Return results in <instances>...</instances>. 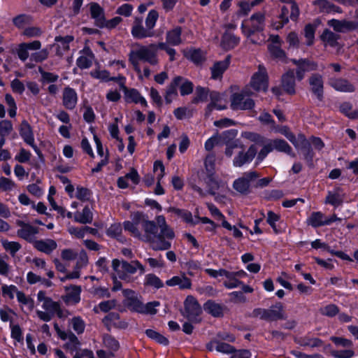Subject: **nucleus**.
Instances as JSON below:
<instances>
[{
	"instance_id": "obj_48",
	"label": "nucleus",
	"mask_w": 358,
	"mask_h": 358,
	"mask_svg": "<svg viewBox=\"0 0 358 358\" xmlns=\"http://www.w3.org/2000/svg\"><path fill=\"white\" fill-rule=\"evenodd\" d=\"M144 285L159 289L163 286L162 280L154 274H148L145 277Z\"/></svg>"
},
{
	"instance_id": "obj_11",
	"label": "nucleus",
	"mask_w": 358,
	"mask_h": 358,
	"mask_svg": "<svg viewBox=\"0 0 358 358\" xmlns=\"http://www.w3.org/2000/svg\"><path fill=\"white\" fill-rule=\"evenodd\" d=\"M55 329L58 336L62 340H67L68 341L63 345V348L71 352L77 350L80 345V342L78 338L71 332H66L59 329L57 324H55Z\"/></svg>"
},
{
	"instance_id": "obj_56",
	"label": "nucleus",
	"mask_w": 358,
	"mask_h": 358,
	"mask_svg": "<svg viewBox=\"0 0 358 358\" xmlns=\"http://www.w3.org/2000/svg\"><path fill=\"white\" fill-rule=\"evenodd\" d=\"M31 22V18L25 15H20L13 18V22L18 29H24Z\"/></svg>"
},
{
	"instance_id": "obj_32",
	"label": "nucleus",
	"mask_w": 358,
	"mask_h": 358,
	"mask_svg": "<svg viewBox=\"0 0 358 358\" xmlns=\"http://www.w3.org/2000/svg\"><path fill=\"white\" fill-rule=\"evenodd\" d=\"M184 56L195 64H200L205 59V53L201 50L186 49L183 50Z\"/></svg>"
},
{
	"instance_id": "obj_2",
	"label": "nucleus",
	"mask_w": 358,
	"mask_h": 358,
	"mask_svg": "<svg viewBox=\"0 0 358 358\" xmlns=\"http://www.w3.org/2000/svg\"><path fill=\"white\" fill-rule=\"evenodd\" d=\"M257 154V148L252 145L246 148L241 139H235L233 142H227L224 155L227 158H233V165L241 167L250 164Z\"/></svg>"
},
{
	"instance_id": "obj_17",
	"label": "nucleus",
	"mask_w": 358,
	"mask_h": 358,
	"mask_svg": "<svg viewBox=\"0 0 358 358\" xmlns=\"http://www.w3.org/2000/svg\"><path fill=\"white\" fill-rule=\"evenodd\" d=\"M37 299L42 303V308L47 312L55 315L59 310V305L57 302L47 297L44 291H39L37 294Z\"/></svg>"
},
{
	"instance_id": "obj_7",
	"label": "nucleus",
	"mask_w": 358,
	"mask_h": 358,
	"mask_svg": "<svg viewBox=\"0 0 358 358\" xmlns=\"http://www.w3.org/2000/svg\"><path fill=\"white\" fill-rule=\"evenodd\" d=\"M252 94L248 88L240 93H235L231 97V108L233 110H248L252 108L255 103L249 96Z\"/></svg>"
},
{
	"instance_id": "obj_52",
	"label": "nucleus",
	"mask_w": 358,
	"mask_h": 358,
	"mask_svg": "<svg viewBox=\"0 0 358 358\" xmlns=\"http://www.w3.org/2000/svg\"><path fill=\"white\" fill-rule=\"evenodd\" d=\"M173 211L188 224L194 225L199 222V221H196L193 218L192 213L187 210L174 209Z\"/></svg>"
},
{
	"instance_id": "obj_54",
	"label": "nucleus",
	"mask_w": 358,
	"mask_h": 358,
	"mask_svg": "<svg viewBox=\"0 0 358 358\" xmlns=\"http://www.w3.org/2000/svg\"><path fill=\"white\" fill-rule=\"evenodd\" d=\"M5 101L8 106V113L11 117H13L16 115L17 113V106L15 103V101L14 98L10 94H6L5 95Z\"/></svg>"
},
{
	"instance_id": "obj_6",
	"label": "nucleus",
	"mask_w": 358,
	"mask_h": 358,
	"mask_svg": "<svg viewBox=\"0 0 358 358\" xmlns=\"http://www.w3.org/2000/svg\"><path fill=\"white\" fill-rule=\"evenodd\" d=\"M265 17L263 13L253 14L248 20H245L241 25L243 34L250 38L253 34L261 31L264 27Z\"/></svg>"
},
{
	"instance_id": "obj_22",
	"label": "nucleus",
	"mask_w": 358,
	"mask_h": 358,
	"mask_svg": "<svg viewBox=\"0 0 358 358\" xmlns=\"http://www.w3.org/2000/svg\"><path fill=\"white\" fill-rule=\"evenodd\" d=\"M282 87L288 94H293L295 93V78L292 70H289L282 75Z\"/></svg>"
},
{
	"instance_id": "obj_4",
	"label": "nucleus",
	"mask_w": 358,
	"mask_h": 358,
	"mask_svg": "<svg viewBox=\"0 0 358 358\" xmlns=\"http://www.w3.org/2000/svg\"><path fill=\"white\" fill-rule=\"evenodd\" d=\"M112 268L113 271L115 272V276L127 282L132 281L131 275L138 271H139L140 275H143L145 271L144 266L138 260L128 262L115 259L112 262Z\"/></svg>"
},
{
	"instance_id": "obj_26",
	"label": "nucleus",
	"mask_w": 358,
	"mask_h": 358,
	"mask_svg": "<svg viewBox=\"0 0 358 358\" xmlns=\"http://www.w3.org/2000/svg\"><path fill=\"white\" fill-rule=\"evenodd\" d=\"M268 143L271 148H272V151L275 150L277 151L285 152L289 155L294 157V154L292 152V148L285 141L276 138L271 140Z\"/></svg>"
},
{
	"instance_id": "obj_16",
	"label": "nucleus",
	"mask_w": 358,
	"mask_h": 358,
	"mask_svg": "<svg viewBox=\"0 0 358 358\" xmlns=\"http://www.w3.org/2000/svg\"><path fill=\"white\" fill-rule=\"evenodd\" d=\"M125 304L133 311L138 312L142 301L138 294L134 290L126 289L122 291Z\"/></svg>"
},
{
	"instance_id": "obj_23",
	"label": "nucleus",
	"mask_w": 358,
	"mask_h": 358,
	"mask_svg": "<svg viewBox=\"0 0 358 358\" xmlns=\"http://www.w3.org/2000/svg\"><path fill=\"white\" fill-rule=\"evenodd\" d=\"M131 34L134 38H143L150 37L153 35L152 31L147 27L145 29L142 25V20L136 18L134 21Z\"/></svg>"
},
{
	"instance_id": "obj_33",
	"label": "nucleus",
	"mask_w": 358,
	"mask_h": 358,
	"mask_svg": "<svg viewBox=\"0 0 358 358\" xmlns=\"http://www.w3.org/2000/svg\"><path fill=\"white\" fill-rule=\"evenodd\" d=\"M307 223L313 227L328 225V222H326V217L321 212L312 213L307 219Z\"/></svg>"
},
{
	"instance_id": "obj_50",
	"label": "nucleus",
	"mask_w": 358,
	"mask_h": 358,
	"mask_svg": "<svg viewBox=\"0 0 358 358\" xmlns=\"http://www.w3.org/2000/svg\"><path fill=\"white\" fill-rule=\"evenodd\" d=\"M2 294L4 296H8L10 299H13L15 296H17V294L21 291L18 290L17 287L13 285H3L1 287Z\"/></svg>"
},
{
	"instance_id": "obj_29",
	"label": "nucleus",
	"mask_w": 358,
	"mask_h": 358,
	"mask_svg": "<svg viewBox=\"0 0 358 358\" xmlns=\"http://www.w3.org/2000/svg\"><path fill=\"white\" fill-rule=\"evenodd\" d=\"M66 296L64 298L65 301L67 303L75 304L79 302L80 297V288L78 286H70L66 287Z\"/></svg>"
},
{
	"instance_id": "obj_36",
	"label": "nucleus",
	"mask_w": 358,
	"mask_h": 358,
	"mask_svg": "<svg viewBox=\"0 0 358 358\" xmlns=\"http://www.w3.org/2000/svg\"><path fill=\"white\" fill-rule=\"evenodd\" d=\"M74 220L81 224L91 223L93 220V214L91 209L86 206L82 212H77L74 215Z\"/></svg>"
},
{
	"instance_id": "obj_59",
	"label": "nucleus",
	"mask_w": 358,
	"mask_h": 358,
	"mask_svg": "<svg viewBox=\"0 0 358 358\" xmlns=\"http://www.w3.org/2000/svg\"><path fill=\"white\" fill-rule=\"evenodd\" d=\"M90 229V228L88 227L78 228L70 226L68 228V231L71 235H73L78 238H82L84 237L86 231H88Z\"/></svg>"
},
{
	"instance_id": "obj_15",
	"label": "nucleus",
	"mask_w": 358,
	"mask_h": 358,
	"mask_svg": "<svg viewBox=\"0 0 358 358\" xmlns=\"http://www.w3.org/2000/svg\"><path fill=\"white\" fill-rule=\"evenodd\" d=\"M258 175L255 171L245 173L243 177L238 178L234 182V189L241 192L245 193L250 187V182L255 180Z\"/></svg>"
},
{
	"instance_id": "obj_1",
	"label": "nucleus",
	"mask_w": 358,
	"mask_h": 358,
	"mask_svg": "<svg viewBox=\"0 0 358 358\" xmlns=\"http://www.w3.org/2000/svg\"><path fill=\"white\" fill-rule=\"evenodd\" d=\"M124 228L133 236L150 243L154 250H166L171 248V241L174 238L166 236V231L157 234V227L152 221L148 220L144 215L135 213L131 220L124 222Z\"/></svg>"
},
{
	"instance_id": "obj_46",
	"label": "nucleus",
	"mask_w": 358,
	"mask_h": 358,
	"mask_svg": "<svg viewBox=\"0 0 358 358\" xmlns=\"http://www.w3.org/2000/svg\"><path fill=\"white\" fill-rule=\"evenodd\" d=\"M1 245L3 249L13 257H14L16 252L21 248V245L18 242L9 241L6 239L1 240Z\"/></svg>"
},
{
	"instance_id": "obj_41",
	"label": "nucleus",
	"mask_w": 358,
	"mask_h": 358,
	"mask_svg": "<svg viewBox=\"0 0 358 358\" xmlns=\"http://www.w3.org/2000/svg\"><path fill=\"white\" fill-rule=\"evenodd\" d=\"M299 343L303 346L318 348L322 345L323 342L318 338L313 337L310 335H306L299 338Z\"/></svg>"
},
{
	"instance_id": "obj_40",
	"label": "nucleus",
	"mask_w": 358,
	"mask_h": 358,
	"mask_svg": "<svg viewBox=\"0 0 358 358\" xmlns=\"http://www.w3.org/2000/svg\"><path fill=\"white\" fill-rule=\"evenodd\" d=\"M181 29L178 27L174 28L166 34V44L178 45L181 43Z\"/></svg>"
},
{
	"instance_id": "obj_60",
	"label": "nucleus",
	"mask_w": 358,
	"mask_h": 358,
	"mask_svg": "<svg viewBox=\"0 0 358 358\" xmlns=\"http://www.w3.org/2000/svg\"><path fill=\"white\" fill-rule=\"evenodd\" d=\"M259 120L262 123L268 125L271 131H277V126H275L270 114L263 113L259 115Z\"/></svg>"
},
{
	"instance_id": "obj_58",
	"label": "nucleus",
	"mask_w": 358,
	"mask_h": 358,
	"mask_svg": "<svg viewBox=\"0 0 358 358\" xmlns=\"http://www.w3.org/2000/svg\"><path fill=\"white\" fill-rule=\"evenodd\" d=\"M116 305L115 300H110L101 302L98 306L94 307V310L95 313H99V310L103 312H108L113 309Z\"/></svg>"
},
{
	"instance_id": "obj_49",
	"label": "nucleus",
	"mask_w": 358,
	"mask_h": 358,
	"mask_svg": "<svg viewBox=\"0 0 358 358\" xmlns=\"http://www.w3.org/2000/svg\"><path fill=\"white\" fill-rule=\"evenodd\" d=\"M212 345H213L214 348L217 352H222L223 354L231 355L234 352V348L228 343L215 341L212 343Z\"/></svg>"
},
{
	"instance_id": "obj_9",
	"label": "nucleus",
	"mask_w": 358,
	"mask_h": 358,
	"mask_svg": "<svg viewBox=\"0 0 358 358\" xmlns=\"http://www.w3.org/2000/svg\"><path fill=\"white\" fill-rule=\"evenodd\" d=\"M201 312V308L196 299L188 296L185 301L184 315L191 322H199L201 321L199 316Z\"/></svg>"
},
{
	"instance_id": "obj_5",
	"label": "nucleus",
	"mask_w": 358,
	"mask_h": 358,
	"mask_svg": "<svg viewBox=\"0 0 358 358\" xmlns=\"http://www.w3.org/2000/svg\"><path fill=\"white\" fill-rule=\"evenodd\" d=\"M253 316L262 320L275 321L286 318L284 306L281 303H276L269 308H256L253 310Z\"/></svg>"
},
{
	"instance_id": "obj_24",
	"label": "nucleus",
	"mask_w": 358,
	"mask_h": 358,
	"mask_svg": "<svg viewBox=\"0 0 358 358\" xmlns=\"http://www.w3.org/2000/svg\"><path fill=\"white\" fill-rule=\"evenodd\" d=\"M309 84L311 91L319 99H321L323 94V80L322 77L319 74H313L309 78Z\"/></svg>"
},
{
	"instance_id": "obj_61",
	"label": "nucleus",
	"mask_w": 358,
	"mask_h": 358,
	"mask_svg": "<svg viewBox=\"0 0 358 358\" xmlns=\"http://www.w3.org/2000/svg\"><path fill=\"white\" fill-rule=\"evenodd\" d=\"M104 346L108 349L115 351L119 348L118 342L109 335H106L103 338Z\"/></svg>"
},
{
	"instance_id": "obj_51",
	"label": "nucleus",
	"mask_w": 358,
	"mask_h": 358,
	"mask_svg": "<svg viewBox=\"0 0 358 358\" xmlns=\"http://www.w3.org/2000/svg\"><path fill=\"white\" fill-rule=\"evenodd\" d=\"M206 182L209 186L210 192H212L213 193H215V192L219 188H224L225 186L224 182L219 180L216 177L213 176V175H209Z\"/></svg>"
},
{
	"instance_id": "obj_43",
	"label": "nucleus",
	"mask_w": 358,
	"mask_h": 358,
	"mask_svg": "<svg viewBox=\"0 0 358 358\" xmlns=\"http://www.w3.org/2000/svg\"><path fill=\"white\" fill-rule=\"evenodd\" d=\"M239 42L238 38L231 34H225L223 35L221 46L226 50L234 48Z\"/></svg>"
},
{
	"instance_id": "obj_64",
	"label": "nucleus",
	"mask_w": 358,
	"mask_h": 358,
	"mask_svg": "<svg viewBox=\"0 0 358 358\" xmlns=\"http://www.w3.org/2000/svg\"><path fill=\"white\" fill-rule=\"evenodd\" d=\"M10 87L14 93L19 94H22L25 90L24 84L17 78H15L11 81Z\"/></svg>"
},
{
	"instance_id": "obj_20",
	"label": "nucleus",
	"mask_w": 358,
	"mask_h": 358,
	"mask_svg": "<svg viewBox=\"0 0 358 358\" xmlns=\"http://www.w3.org/2000/svg\"><path fill=\"white\" fill-rule=\"evenodd\" d=\"M20 134L24 141L30 145L35 151H37V146L34 143V137L31 126L27 121H23L20 125Z\"/></svg>"
},
{
	"instance_id": "obj_62",
	"label": "nucleus",
	"mask_w": 358,
	"mask_h": 358,
	"mask_svg": "<svg viewBox=\"0 0 358 358\" xmlns=\"http://www.w3.org/2000/svg\"><path fill=\"white\" fill-rule=\"evenodd\" d=\"M239 9L237 14L239 15H247L253 7L251 2L243 0L238 3Z\"/></svg>"
},
{
	"instance_id": "obj_12",
	"label": "nucleus",
	"mask_w": 358,
	"mask_h": 358,
	"mask_svg": "<svg viewBox=\"0 0 358 358\" xmlns=\"http://www.w3.org/2000/svg\"><path fill=\"white\" fill-rule=\"evenodd\" d=\"M210 103L207 106V113H210L213 110H223L227 108V99L222 94L217 92H211L209 94Z\"/></svg>"
},
{
	"instance_id": "obj_34",
	"label": "nucleus",
	"mask_w": 358,
	"mask_h": 358,
	"mask_svg": "<svg viewBox=\"0 0 358 358\" xmlns=\"http://www.w3.org/2000/svg\"><path fill=\"white\" fill-rule=\"evenodd\" d=\"M328 24L333 27L335 31L339 32L351 30L356 27L355 24L351 22L339 21L336 20H329Z\"/></svg>"
},
{
	"instance_id": "obj_25",
	"label": "nucleus",
	"mask_w": 358,
	"mask_h": 358,
	"mask_svg": "<svg viewBox=\"0 0 358 358\" xmlns=\"http://www.w3.org/2000/svg\"><path fill=\"white\" fill-rule=\"evenodd\" d=\"M329 85L340 92H352L355 90V87L347 80L343 78H331L329 80Z\"/></svg>"
},
{
	"instance_id": "obj_57",
	"label": "nucleus",
	"mask_w": 358,
	"mask_h": 358,
	"mask_svg": "<svg viewBox=\"0 0 358 358\" xmlns=\"http://www.w3.org/2000/svg\"><path fill=\"white\" fill-rule=\"evenodd\" d=\"M322 39L329 45L335 46L337 44L338 37L337 35L327 29L323 32Z\"/></svg>"
},
{
	"instance_id": "obj_18",
	"label": "nucleus",
	"mask_w": 358,
	"mask_h": 358,
	"mask_svg": "<svg viewBox=\"0 0 358 358\" xmlns=\"http://www.w3.org/2000/svg\"><path fill=\"white\" fill-rule=\"evenodd\" d=\"M16 224L20 227V229L17 230V235L27 241H32L35 235L38 233L37 228L26 224L21 220H17Z\"/></svg>"
},
{
	"instance_id": "obj_55",
	"label": "nucleus",
	"mask_w": 358,
	"mask_h": 358,
	"mask_svg": "<svg viewBox=\"0 0 358 358\" xmlns=\"http://www.w3.org/2000/svg\"><path fill=\"white\" fill-rule=\"evenodd\" d=\"M339 312L338 307L335 304H329L320 308L322 315L327 317H334Z\"/></svg>"
},
{
	"instance_id": "obj_37",
	"label": "nucleus",
	"mask_w": 358,
	"mask_h": 358,
	"mask_svg": "<svg viewBox=\"0 0 358 358\" xmlns=\"http://www.w3.org/2000/svg\"><path fill=\"white\" fill-rule=\"evenodd\" d=\"M229 59L218 62L215 63L211 68V77L213 79H218L222 77L223 73L229 66Z\"/></svg>"
},
{
	"instance_id": "obj_35",
	"label": "nucleus",
	"mask_w": 358,
	"mask_h": 358,
	"mask_svg": "<svg viewBox=\"0 0 358 358\" xmlns=\"http://www.w3.org/2000/svg\"><path fill=\"white\" fill-rule=\"evenodd\" d=\"M173 85H179L181 95L189 94L193 91V84L192 82L185 80L181 77L176 78L173 81Z\"/></svg>"
},
{
	"instance_id": "obj_27",
	"label": "nucleus",
	"mask_w": 358,
	"mask_h": 358,
	"mask_svg": "<svg viewBox=\"0 0 358 358\" xmlns=\"http://www.w3.org/2000/svg\"><path fill=\"white\" fill-rule=\"evenodd\" d=\"M91 17L94 20L95 24L98 26L103 24L104 11L103 9L96 3H91L89 4Z\"/></svg>"
},
{
	"instance_id": "obj_14",
	"label": "nucleus",
	"mask_w": 358,
	"mask_h": 358,
	"mask_svg": "<svg viewBox=\"0 0 358 358\" xmlns=\"http://www.w3.org/2000/svg\"><path fill=\"white\" fill-rule=\"evenodd\" d=\"M292 62L297 66L296 73V78L299 80L303 78L306 72L315 71L317 69V63L307 59H293Z\"/></svg>"
},
{
	"instance_id": "obj_45",
	"label": "nucleus",
	"mask_w": 358,
	"mask_h": 358,
	"mask_svg": "<svg viewBox=\"0 0 358 358\" xmlns=\"http://www.w3.org/2000/svg\"><path fill=\"white\" fill-rule=\"evenodd\" d=\"M156 222L158 228L161 231H166V236L169 238H175V234L171 228H170L166 222L164 216L159 215L156 217Z\"/></svg>"
},
{
	"instance_id": "obj_8",
	"label": "nucleus",
	"mask_w": 358,
	"mask_h": 358,
	"mask_svg": "<svg viewBox=\"0 0 358 358\" xmlns=\"http://www.w3.org/2000/svg\"><path fill=\"white\" fill-rule=\"evenodd\" d=\"M268 78L266 68L259 64L257 71L251 77L250 87L257 92L266 91L268 86Z\"/></svg>"
},
{
	"instance_id": "obj_30",
	"label": "nucleus",
	"mask_w": 358,
	"mask_h": 358,
	"mask_svg": "<svg viewBox=\"0 0 358 358\" xmlns=\"http://www.w3.org/2000/svg\"><path fill=\"white\" fill-rule=\"evenodd\" d=\"M343 199L344 193L341 189L337 188L328 192L325 202L334 206H338L343 203Z\"/></svg>"
},
{
	"instance_id": "obj_63",
	"label": "nucleus",
	"mask_w": 358,
	"mask_h": 358,
	"mask_svg": "<svg viewBox=\"0 0 358 358\" xmlns=\"http://www.w3.org/2000/svg\"><path fill=\"white\" fill-rule=\"evenodd\" d=\"M74 197L83 201H85L90 199V192L86 188H84L83 187H78L75 192Z\"/></svg>"
},
{
	"instance_id": "obj_39",
	"label": "nucleus",
	"mask_w": 358,
	"mask_h": 358,
	"mask_svg": "<svg viewBox=\"0 0 358 358\" xmlns=\"http://www.w3.org/2000/svg\"><path fill=\"white\" fill-rule=\"evenodd\" d=\"M203 309L214 317H220L223 314L222 306L212 301H207L203 306Z\"/></svg>"
},
{
	"instance_id": "obj_31",
	"label": "nucleus",
	"mask_w": 358,
	"mask_h": 358,
	"mask_svg": "<svg viewBox=\"0 0 358 358\" xmlns=\"http://www.w3.org/2000/svg\"><path fill=\"white\" fill-rule=\"evenodd\" d=\"M36 248L44 253L50 254L57 247V243L52 239L38 241L35 243Z\"/></svg>"
},
{
	"instance_id": "obj_10",
	"label": "nucleus",
	"mask_w": 358,
	"mask_h": 358,
	"mask_svg": "<svg viewBox=\"0 0 358 358\" xmlns=\"http://www.w3.org/2000/svg\"><path fill=\"white\" fill-rule=\"evenodd\" d=\"M124 78L120 77L118 78L119 84L121 88L124 92V99L127 103H140L142 106H147L148 103L144 97H143L140 93L134 89L127 90L124 86Z\"/></svg>"
},
{
	"instance_id": "obj_38",
	"label": "nucleus",
	"mask_w": 358,
	"mask_h": 358,
	"mask_svg": "<svg viewBox=\"0 0 358 358\" xmlns=\"http://www.w3.org/2000/svg\"><path fill=\"white\" fill-rule=\"evenodd\" d=\"M289 9V8L288 6H283L281 7V13L278 15L279 20L275 22L273 21L271 24V26L274 29L278 30L288 22Z\"/></svg>"
},
{
	"instance_id": "obj_28",
	"label": "nucleus",
	"mask_w": 358,
	"mask_h": 358,
	"mask_svg": "<svg viewBox=\"0 0 358 358\" xmlns=\"http://www.w3.org/2000/svg\"><path fill=\"white\" fill-rule=\"evenodd\" d=\"M313 5L319 13H334L340 12L338 7L327 0H315L313 1Z\"/></svg>"
},
{
	"instance_id": "obj_44",
	"label": "nucleus",
	"mask_w": 358,
	"mask_h": 358,
	"mask_svg": "<svg viewBox=\"0 0 358 358\" xmlns=\"http://www.w3.org/2000/svg\"><path fill=\"white\" fill-rule=\"evenodd\" d=\"M17 299L22 308H26L29 311L34 309V303L33 299L29 296L25 295L22 292L17 294Z\"/></svg>"
},
{
	"instance_id": "obj_21",
	"label": "nucleus",
	"mask_w": 358,
	"mask_h": 358,
	"mask_svg": "<svg viewBox=\"0 0 358 358\" xmlns=\"http://www.w3.org/2000/svg\"><path fill=\"white\" fill-rule=\"evenodd\" d=\"M166 284L170 287L178 286L181 289H190L192 287L191 280L185 274L172 277L166 281Z\"/></svg>"
},
{
	"instance_id": "obj_53",
	"label": "nucleus",
	"mask_w": 358,
	"mask_h": 358,
	"mask_svg": "<svg viewBox=\"0 0 358 358\" xmlns=\"http://www.w3.org/2000/svg\"><path fill=\"white\" fill-rule=\"evenodd\" d=\"M341 112L351 119L358 118V110H352V106L349 103H344L341 106Z\"/></svg>"
},
{
	"instance_id": "obj_13",
	"label": "nucleus",
	"mask_w": 358,
	"mask_h": 358,
	"mask_svg": "<svg viewBox=\"0 0 358 358\" xmlns=\"http://www.w3.org/2000/svg\"><path fill=\"white\" fill-rule=\"evenodd\" d=\"M274 132H278L284 135L294 146L296 149L302 148L306 145V138L302 134H299L297 136L291 132L289 128L286 126L280 127H277V131Z\"/></svg>"
},
{
	"instance_id": "obj_42",
	"label": "nucleus",
	"mask_w": 358,
	"mask_h": 358,
	"mask_svg": "<svg viewBox=\"0 0 358 358\" xmlns=\"http://www.w3.org/2000/svg\"><path fill=\"white\" fill-rule=\"evenodd\" d=\"M159 302L157 301L149 302L146 304H143L142 303L137 313L148 315H155L157 312V308L159 307Z\"/></svg>"
},
{
	"instance_id": "obj_19",
	"label": "nucleus",
	"mask_w": 358,
	"mask_h": 358,
	"mask_svg": "<svg viewBox=\"0 0 358 358\" xmlns=\"http://www.w3.org/2000/svg\"><path fill=\"white\" fill-rule=\"evenodd\" d=\"M78 101L76 92L71 87H65L63 91L62 102L64 106L69 110L73 109Z\"/></svg>"
},
{
	"instance_id": "obj_3",
	"label": "nucleus",
	"mask_w": 358,
	"mask_h": 358,
	"mask_svg": "<svg viewBox=\"0 0 358 358\" xmlns=\"http://www.w3.org/2000/svg\"><path fill=\"white\" fill-rule=\"evenodd\" d=\"M159 49L158 43L150 44L148 46L141 45L131 51L129 54V61L140 77H141V74L139 62L142 60L151 65H157L159 62L157 57V51Z\"/></svg>"
},
{
	"instance_id": "obj_47",
	"label": "nucleus",
	"mask_w": 358,
	"mask_h": 358,
	"mask_svg": "<svg viewBox=\"0 0 358 358\" xmlns=\"http://www.w3.org/2000/svg\"><path fill=\"white\" fill-rule=\"evenodd\" d=\"M93 62V55L91 52H85L77 59V65L80 69L89 68Z\"/></svg>"
}]
</instances>
